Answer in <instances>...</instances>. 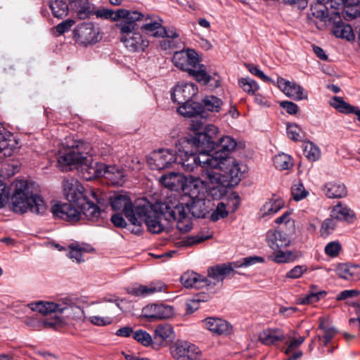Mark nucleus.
Returning a JSON list of instances; mask_svg holds the SVG:
<instances>
[{"instance_id":"15","label":"nucleus","mask_w":360,"mask_h":360,"mask_svg":"<svg viewBox=\"0 0 360 360\" xmlns=\"http://www.w3.org/2000/svg\"><path fill=\"white\" fill-rule=\"evenodd\" d=\"M79 144L63 148L59 151L58 162L62 166L79 165L85 161Z\"/></svg>"},{"instance_id":"35","label":"nucleus","mask_w":360,"mask_h":360,"mask_svg":"<svg viewBox=\"0 0 360 360\" xmlns=\"http://www.w3.org/2000/svg\"><path fill=\"white\" fill-rule=\"evenodd\" d=\"M204 179L205 181H207V184L210 183L212 184V186H206V194L207 196L211 197L214 200H219L225 195L228 186H226L221 180H217L212 183L210 180Z\"/></svg>"},{"instance_id":"55","label":"nucleus","mask_w":360,"mask_h":360,"mask_svg":"<svg viewBox=\"0 0 360 360\" xmlns=\"http://www.w3.org/2000/svg\"><path fill=\"white\" fill-rule=\"evenodd\" d=\"M302 129L296 124L292 123L287 125V133L288 137L295 141H298L301 139L300 133Z\"/></svg>"},{"instance_id":"38","label":"nucleus","mask_w":360,"mask_h":360,"mask_svg":"<svg viewBox=\"0 0 360 360\" xmlns=\"http://www.w3.org/2000/svg\"><path fill=\"white\" fill-rule=\"evenodd\" d=\"M49 8L52 11L53 15L59 19L65 17L69 11L68 4L67 1L64 0L51 1Z\"/></svg>"},{"instance_id":"46","label":"nucleus","mask_w":360,"mask_h":360,"mask_svg":"<svg viewBox=\"0 0 360 360\" xmlns=\"http://www.w3.org/2000/svg\"><path fill=\"white\" fill-rule=\"evenodd\" d=\"M274 164L279 170L288 169L292 166L290 156L284 153L276 155L274 158Z\"/></svg>"},{"instance_id":"37","label":"nucleus","mask_w":360,"mask_h":360,"mask_svg":"<svg viewBox=\"0 0 360 360\" xmlns=\"http://www.w3.org/2000/svg\"><path fill=\"white\" fill-rule=\"evenodd\" d=\"M332 31L333 34L338 38L346 39L348 41L354 39V34L352 27L348 24H345L342 21L335 22L333 26Z\"/></svg>"},{"instance_id":"39","label":"nucleus","mask_w":360,"mask_h":360,"mask_svg":"<svg viewBox=\"0 0 360 360\" xmlns=\"http://www.w3.org/2000/svg\"><path fill=\"white\" fill-rule=\"evenodd\" d=\"M72 2L79 19H86L91 16L93 5L89 4V0H73Z\"/></svg>"},{"instance_id":"7","label":"nucleus","mask_w":360,"mask_h":360,"mask_svg":"<svg viewBox=\"0 0 360 360\" xmlns=\"http://www.w3.org/2000/svg\"><path fill=\"white\" fill-rule=\"evenodd\" d=\"M144 15L136 11L117 24L121 34L120 41L131 52L144 51L149 45L148 40L138 32L139 22L143 21Z\"/></svg>"},{"instance_id":"48","label":"nucleus","mask_w":360,"mask_h":360,"mask_svg":"<svg viewBox=\"0 0 360 360\" xmlns=\"http://www.w3.org/2000/svg\"><path fill=\"white\" fill-rule=\"evenodd\" d=\"M238 84L243 90L249 94H255L259 89V86L255 81L250 78H240Z\"/></svg>"},{"instance_id":"23","label":"nucleus","mask_w":360,"mask_h":360,"mask_svg":"<svg viewBox=\"0 0 360 360\" xmlns=\"http://www.w3.org/2000/svg\"><path fill=\"white\" fill-rule=\"evenodd\" d=\"M207 329L217 335H228L232 330L231 325L226 321L216 317H207L203 320Z\"/></svg>"},{"instance_id":"45","label":"nucleus","mask_w":360,"mask_h":360,"mask_svg":"<svg viewBox=\"0 0 360 360\" xmlns=\"http://www.w3.org/2000/svg\"><path fill=\"white\" fill-rule=\"evenodd\" d=\"M327 295L326 290L309 292L308 294L299 299L298 304H311L318 302L320 300L323 299Z\"/></svg>"},{"instance_id":"14","label":"nucleus","mask_w":360,"mask_h":360,"mask_svg":"<svg viewBox=\"0 0 360 360\" xmlns=\"http://www.w3.org/2000/svg\"><path fill=\"white\" fill-rule=\"evenodd\" d=\"M110 205L113 210H122L124 216L131 224L138 223L136 206L134 207L130 198L127 195H115L110 199Z\"/></svg>"},{"instance_id":"3","label":"nucleus","mask_w":360,"mask_h":360,"mask_svg":"<svg viewBox=\"0 0 360 360\" xmlns=\"http://www.w3.org/2000/svg\"><path fill=\"white\" fill-rule=\"evenodd\" d=\"M172 62L175 67L187 72L200 84L207 85L210 83V86L213 89L221 85L220 77L217 73H214L213 75L207 74L205 65L200 63L198 56L193 49L176 51Z\"/></svg>"},{"instance_id":"52","label":"nucleus","mask_w":360,"mask_h":360,"mask_svg":"<svg viewBox=\"0 0 360 360\" xmlns=\"http://www.w3.org/2000/svg\"><path fill=\"white\" fill-rule=\"evenodd\" d=\"M334 219L333 218H328V219H326L322 224H321V230H320V232H321V235L322 236H328V235H330L335 229L336 227V224L335 223L334 221Z\"/></svg>"},{"instance_id":"18","label":"nucleus","mask_w":360,"mask_h":360,"mask_svg":"<svg viewBox=\"0 0 360 360\" xmlns=\"http://www.w3.org/2000/svg\"><path fill=\"white\" fill-rule=\"evenodd\" d=\"M72 305L70 299L65 298L61 303L44 302L39 301L29 304L30 308L34 311H37L43 315H48L52 313H63Z\"/></svg>"},{"instance_id":"64","label":"nucleus","mask_w":360,"mask_h":360,"mask_svg":"<svg viewBox=\"0 0 360 360\" xmlns=\"http://www.w3.org/2000/svg\"><path fill=\"white\" fill-rule=\"evenodd\" d=\"M89 321L96 326H107L110 325L112 320L110 317H101L98 316H93L89 317Z\"/></svg>"},{"instance_id":"20","label":"nucleus","mask_w":360,"mask_h":360,"mask_svg":"<svg viewBox=\"0 0 360 360\" xmlns=\"http://www.w3.org/2000/svg\"><path fill=\"white\" fill-rule=\"evenodd\" d=\"M80 167L83 177L87 181H91L95 178L103 176V174H105L106 165L97 162L87 164V160L85 158V161L82 162Z\"/></svg>"},{"instance_id":"44","label":"nucleus","mask_w":360,"mask_h":360,"mask_svg":"<svg viewBox=\"0 0 360 360\" xmlns=\"http://www.w3.org/2000/svg\"><path fill=\"white\" fill-rule=\"evenodd\" d=\"M283 207V202L281 199L271 200L262 206L261 211L263 212V216L272 215L278 212Z\"/></svg>"},{"instance_id":"19","label":"nucleus","mask_w":360,"mask_h":360,"mask_svg":"<svg viewBox=\"0 0 360 360\" xmlns=\"http://www.w3.org/2000/svg\"><path fill=\"white\" fill-rule=\"evenodd\" d=\"M277 84L278 87L290 98L298 101L307 98V94L304 92L303 88L295 82L278 77Z\"/></svg>"},{"instance_id":"10","label":"nucleus","mask_w":360,"mask_h":360,"mask_svg":"<svg viewBox=\"0 0 360 360\" xmlns=\"http://www.w3.org/2000/svg\"><path fill=\"white\" fill-rule=\"evenodd\" d=\"M63 192L68 203L77 205L79 203L85 202L88 196L91 195L94 198H96L95 192L86 191L81 183L75 178H67L63 181Z\"/></svg>"},{"instance_id":"2","label":"nucleus","mask_w":360,"mask_h":360,"mask_svg":"<svg viewBox=\"0 0 360 360\" xmlns=\"http://www.w3.org/2000/svg\"><path fill=\"white\" fill-rule=\"evenodd\" d=\"M160 210L169 221H176V228L181 233L188 232L192 229L189 214L195 218H205L208 213L205 200H192L191 204L164 203L160 205Z\"/></svg>"},{"instance_id":"61","label":"nucleus","mask_w":360,"mask_h":360,"mask_svg":"<svg viewBox=\"0 0 360 360\" xmlns=\"http://www.w3.org/2000/svg\"><path fill=\"white\" fill-rule=\"evenodd\" d=\"M246 67L251 74L258 77L263 81L269 82H274V81L270 77L265 75L264 74V72L262 70H260L257 66L252 65V64H248V65H246Z\"/></svg>"},{"instance_id":"24","label":"nucleus","mask_w":360,"mask_h":360,"mask_svg":"<svg viewBox=\"0 0 360 360\" xmlns=\"http://www.w3.org/2000/svg\"><path fill=\"white\" fill-rule=\"evenodd\" d=\"M134 11H129L126 9H118L116 12H114L111 9L102 8L95 10L94 6H92V13L91 15H95L97 18L103 19H110L112 21L124 20H127Z\"/></svg>"},{"instance_id":"27","label":"nucleus","mask_w":360,"mask_h":360,"mask_svg":"<svg viewBox=\"0 0 360 360\" xmlns=\"http://www.w3.org/2000/svg\"><path fill=\"white\" fill-rule=\"evenodd\" d=\"M330 217L339 221L353 222L356 219L354 212L346 205L341 202L334 206L330 212Z\"/></svg>"},{"instance_id":"42","label":"nucleus","mask_w":360,"mask_h":360,"mask_svg":"<svg viewBox=\"0 0 360 360\" xmlns=\"http://www.w3.org/2000/svg\"><path fill=\"white\" fill-rule=\"evenodd\" d=\"M342 8V15L343 17L349 20L354 19L359 16H360V6L358 4H350L348 0H346V2L344 5H341L340 8Z\"/></svg>"},{"instance_id":"9","label":"nucleus","mask_w":360,"mask_h":360,"mask_svg":"<svg viewBox=\"0 0 360 360\" xmlns=\"http://www.w3.org/2000/svg\"><path fill=\"white\" fill-rule=\"evenodd\" d=\"M164 203L171 204V200H167L155 205H152L149 203L137 205L136 219L138 223L132 224L136 228V230L133 229L132 232L139 234L141 232V224L144 222L148 231L152 233H161L164 230V226L161 223L162 217H164L165 220L170 222L160 210V205Z\"/></svg>"},{"instance_id":"11","label":"nucleus","mask_w":360,"mask_h":360,"mask_svg":"<svg viewBox=\"0 0 360 360\" xmlns=\"http://www.w3.org/2000/svg\"><path fill=\"white\" fill-rule=\"evenodd\" d=\"M176 146L177 148V151H176L175 162L181 165V167L188 172H192L195 167H200L201 170V177L202 178V172L206 169V168L202 167V164L200 162V159L203 160L202 156L209 155V154L200 153L197 149V150L201 154L200 156H197L192 152L189 153L185 149L181 150L178 147L177 144Z\"/></svg>"},{"instance_id":"31","label":"nucleus","mask_w":360,"mask_h":360,"mask_svg":"<svg viewBox=\"0 0 360 360\" xmlns=\"http://www.w3.org/2000/svg\"><path fill=\"white\" fill-rule=\"evenodd\" d=\"M207 181L196 179L193 182H191L190 184L186 188V191L190 198L192 200H205L206 198V185Z\"/></svg>"},{"instance_id":"43","label":"nucleus","mask_w":360,"mask_h":360,"mask_svg":"<svg viewBox=\"0 0 360 360\" xmlns=\"http://www.w3.org/2000/svg\"><path fill=\"white\" fill-rule=\"evenodd\" d=\"M303 152L304 156L309 160L312 162L318 160L321 156V152L319 147L309 141L304 143Z\"/></svg>"},{"instance_id":"28","label":"nucleus","mask_w":360,"mask_h":360,"mask_svg":"<svg viewBox=\"0 0 360 360\" xmlns=\"http://www.w3.org/2000/svg\"><path fill=\"white\" fill-rule=\"evenodd\" d=\"M104 176L110 184L115 186H122L125 182V174L123 169L115 165H106Z\"/></svg>"},{"instance_id":"5","label":"nucleus","mask_w":360,"mask_h":360,"mask_svg":"<svg viewBox=\"0 0 360 360\" xmlns=\"http://www.w3.org/2000/svg\"><path fill=\"white\" fill-rule=\"evenodd\" d=\"M233 273L232 264H221L209 267L207 277L193 271H187L181 276L180 281L186 288H206L214 292V288H220L224 278Z\"/></svg>"},{"instance_id":"54","label":"nucleus","mask_w":360,"mask_h":360,"mask_svg":"<svg viewBox=\"0 0 360 360\" xmlns=\"http://www.w3.org/2000/svg\"><path fill=\"white\" fill-rule=\"evenodd\" d=\"M228 216V212L226 210V206L223 202H219L216 210L211 214L210 218L212 221H217L220 219H224Z\"/></svg>"},{"instance_id":"13","label":"nucleus","mask_w":360,"mask_h":360,"mask_svg":"<svg viewBox=\"0 0 360 360\" xmlns=\"http://www.w3.org/2000/svg\"><path fill=\"white\" fill-rule=\"evenodd\" d=\"M176 160V153L167 149L153 151L147 158V162L152 169L161 170L169 167Z\"/></svg>"},{"instance_id":"62","label":"nucleus","mask_w":360,"mask_h":360,"mask_svg":"<svg viewBox=\"0 0 360 360\" xmlns=\"http://www.w3.org/2000/svg\"><path fill=\"white\" fill-rule=\"evenodd\" d=\"M264 259L261 257L254 256V257H248L243 259V262L241 264L238 265L236 263H231L233 264V267L238 268L240 266H248L256 264L257 262H263Z\"/></svg>"},{"instance_id":"57","label":"nucleus","mask_w":360,"mask_h":360,"mask_svg":"<svg viewBox=\"0 0 360 360\" xmlns=\"http://www.w3.org/2000/svg\"><path fill=\"white\" fill-rule=\"evenodd\" d=\"M307 271V267L305 265H297L290 269L286 274V278H299Z\"/></svg>"},{"instance_id":"1","label":"nucleus","mask_w":360,"mask_h":360,"mask_svg":"<svg viewBox=\"0 0 360 360\" xmlns=\"http://www.w3.org/2000/svg\"><path fill=\"white\" fill-rule=\"evenodd\" d=\"M202 124L198 120H193L191 124V130L193 131V136L179 141V145L185 143L193 146L200 153H208L215 150L212 155H202L200 162L202 167H214L220 164V161L232 162L233 158L229 156L237 146L236 140L229 136L218 137V128L213 124L205 126L200 131Z\"/></svg>"},{"instance_id":"58","label":"nucleus","mask_w":360,"mask_h":360,"mask_svg":"<svg viewBox=\"0 0 360 360\" xmlns=\"http://www.w3.org/2000/svg\"><path fill=\"white\" fill-rule=\"evenodd\" d=\"M201 302H205V300L200 299L198 297H195L193 299L188 300L186 303V311L187 314H193L198 309L199 304Z\"/></svg>"},{"instance_id":"30","label":"nucleus","mask_w":360,"mask_h":360,"mask_svg":"<svg viewBox=\"0 0 360 360\" xmlns=\"http://www.w3.org/2000/svg\"><path fill=\"white\" fill-rule=\"evenodd\" d=\"M147 20L148 18L144 17L143 20L139 23V28L146 34L155 37H162L166 34V29L160 22Z\"/></svg>"},{"instance_id":"60","label":"nucleus","mask_w":360,"mask_h":360,"mask_svg":"<svg viewBox=\"0 0 360 360\" xmlns=\"http://www.w3.org/2000/svg\"><path fill=\"white\" fill-rule=\"evenodd\" d=\"M319 328L323 330L322 337L325 345H328L337 333V330L333 328H326L323 323H321Z\"/></svg>"},{"instance_id":"16","label":"nucleus","mask_w":360,"mask_h":360,"mask_svg":"<svg viewBox=\"0 0 360 360\" xmlns=\"http://www.w3.org/2000/svg\"><path fill=\"white\" fill-rule=\"evenodd\" d=\"M171 353L178 360H197L201 354L197 346L186 341L177 342L172 348Z\"/></svg>"},{"instance_id":"36","label":"nucleus","mask_w":360,"mask_h":360,"mask_svg":"<svg viewBox=\"0 0 360 360\" xmlns=\"http://www.w3.org/2000/svg\"><path fill=\"white\" fill-rule=\"evenodd\" d=\"M173 332V328L170 324H159L154 331V342L162 346L165 341L172 338Z\"/></svg>"},{"instance_id":"25","label":"nucleus","mask_w":360,"mask_h":360,"mask_svg":"<svg viewBox=\"0 0 360 360\" xmlns=\"http://www.w3.org/2000/svg\"><path fill=\"white\" fill-rule=\"evenodd\" d=\"M167 290V285L166 284L158 281L151 283L149 285H141L138 287L133 288L129 293L134 296L145 297L157 292H166Z\"/></svg>"},{"instance_id":"41","label":"nucleus","mask_w":360,"mask_h":360,"mask_svg":"<svg viewBox=\"0 0 360 360\" xmlns=\"http://www.w3.org/2000/svg\"><path fill=\"white\" fill-rule=\"evenodd\" d=\"M202 109L211 112H218L221 108L223 101L215 96H206L202 99L201 102Z\"/></svg>"},{"instance_id":"32","label":"nucleus","mask_w":360,"mask_h":360,"mask_svg":"<svg viewBox=\"0 0 360 360\" xmlns=\"http://www.w3.org/2000/svg\"><path fill=\"white\" fill-rule=\"evenodd\" d=\"M160 183L172 191H178L183 187L182 176L176 172H170L160 176Z\"/></svg>"},{"instance_id":"17","label":"nucleus","mask_w":360,"mask_h":360,"mask_svg":"<svg viewBox=\"0 0 360 360\" xmlns=\"http://www.w3.org/2000/svg\"><path fill=\"white\" fill-rule=\"evenodd\" d=\"M198 92V86L193 83L181 82L178 83L171 94L172 100L180 104L192 100L193 97Z\"/></svg>"},{"instance_id":"29","label":"nucleus","mask_w":360,"mask_h":360,"mask_svg":"<svg viewBox=\"0 0 360 360\" xmlns=\"http://www.w3.org/2000/svg\"><path fill=\"white\" fill-rule=\"evenodd\" d=\"M337 274L342 278L356 281L360 279V266L341 264L338 266Z\"/></svg>"},{"instance_id":"53","label":"nucleus","mask_w":360,"mask_h":360,"mask_svg":"<svg viewBox=\"0 0 360 360\" xmlns=\"http://www.w3.org/2000/svg\"><path fill=\"white\" fill-rule=\"evenodd\" d=\"M291 254V252H283L281 249H278L277 250H274L271 258L276 263H286L289 262Z\"/></svg>"},{"instance_id":"22","label":"nucleus","mask_w":360,"mask_h":360,"mask_svg":"<svg viewBox=\"0 0 360 360\" xmlns=\"http://www.w3.org/2000/svg\"><path fill=\"white\" fill-rule=\"evenodd\" d=\"M268 245L274 250L282 249L290 245L288 235L278 230H270L266 233Z\"/></svg>"},{"instance_id":"50","label":"nucleus","mask_w":360,"mask_h":360,"mask_svg":"<svg viewBox=\"0 0 360 360\" xmlns=\"http://www.w3.org/2000/svg\"><path fill=\"white\" fill-rule=\"evenodd\" d=\"M70 251L68 252V257L71 259H75L77 262H83L82 253L89 252L86 248H82L78 245H75L73 244L69 246Z\"/></svg>"},{"instance_id":"63","label":"nucleus","mask_w":360,"mask_h":360,"mask_svg":"<svg viewBox=\"0 0 360 360\" xmlns=\"http://www.w3.org/2000/svg\"><path fill=\"white\" fill-rule=\"evenodd\" d=\"M75 22V20L72 19L63 20L56 26V31L59 33V34H63L65 32H67L69 30H70L71 27L74 25Z\"/></svg>"},{"instance_id":"59","label":"nucleus","mask_w":360,"mask_h":360,"mask_svg":"<svg viewBox=\"0 0 360 360\" xmlns=\"http://www.w3.org/2000/svg\"><path fill=\"white\" fill-rule=\"evenodd\" d=\"M341 250V245L338 242H330L325 247V252L327 255L335 257L338 255Z\"/></svg>"},{"instance_id":"8","label":"nucleus","mask_w":360,"mask_h":360,"mask_svg":"<svg viewBox=\"0 0 360 360\" xmlns=\"http://www.w3.org/2000/svg\"><path fill=\"white\" fill-rule=\"evenodd\" d=\"M246 170L245 165H240L233 158L232 162L220 161L214 167H207L202 172V178L214 182L221 180L226 186L233 187L238 184Z\"/></svg>"},{"instance_id":"26","label":"nucleus","mask_w":360,"mask_h":360,"mask_svg":"<svg viewBox=\"0 0 360 360\" xmlns=\"http://www.w3.org/2000/svg\"><path fill=\"white\" fill-rule=\"evenodd\" d=\"M328 6L319 5L311 8V18L309 17L310 23L314 25L318 30H321L326 27L328 19Z\"/></svg>"},{"instance_id":"51","label":"nucleus","mask_w":360,"mask_h":360,"mask_svg":"<svg viewBox=\"0 0 360 360\" xmlns=\"http://www.w3.org/2000/svg\"><path fill=\"white\" fill-rule=\"evenodd\" d=\"M291 193L292 198L296 201H299L305 198L309 193L302 183H297L292 186Z\"/></svg>"},{"instance_id":"56","label":"nucleus","mask_w":360,"mask_h":360,"mask_svg":"<svg viewBox=\"0 0 360 360\" xmlns=\"http://www.w3.org/2000/svg\"><path fill=\"white\" fill-rule=\"evenodd\" d=\"M157 304H148L142 309V315L148 321L157 319Z\"/></svg>"},{"instance_id":"34","label":"nucleus","mask_w":360,"mask_h":360,"mask_svg":"<svg viewBox=\"0 0 360 360\" xmlns=\"http://www.w3.org/2000/svg\"><path fill=\"white\" fill-rule=\"evenodd\" d=\"M323 191L328 198H342L347 194L345 186L343 184L337 182L326 184Z\"/></svg>"},{"instance_id":"12","label":"nucleus","mask_w":360,"mask_h":360,"mask_svg":"<svg viewBox=\"0 0 360 360\" xmlns=\"http://www.w3.org/2000/svg\"><path fill=\"white\" fill-rule=\"evenodd\" d=\"M74 39L80 44L88 45L98 41L99 31L92 22H82L73 31Z\"/></svg>"},{"instance_id":"4","label":"nucleus","mask_w":360,"mask_h":360,"mask_svg":"<svg viewBox=\"0 0 360 360\" xmlns=\"http://www.w3.org/2000/svg\"><path fill=\"white\" fill-rule=\"evenodd\" d=\"M14 193L11 197V208L15 213L27 211L42 214L46 210L43 198L34 193V185L26 180L14 181Z\"/></svg>"},{"instance_id":"6","label":"nucleus","mask_w":360,"mask_h":360,"mask_svg":"<svg viewBox=\"0 0 360 360\" xmlns=\"http://www.w3.org/2000/svg\"><path fill=\"white\" fill-rule=\"evenodd\" d=\"M76 208L70 203L57 202L54 204L51 212L56 218L62 219L70 222H76L84 215L89 221L101 225L103 222L104 211L101 210L95 203L89 200V196L85 202L79 203Z\"/></svg>"},{"instance_id":"40","label":"nucleus","mask_w":360,"mask_h":360,"mask_svg":"<svg viewBox=\"0 0 360 360\" xmlns=\"http://www.w3.org/2000/svg\"><path fill=\"white\" fill-rule=\"evenodd\" d=\"M330 104L340 112L344 114H354L357 108L356 106L350 105L349 103L345 102L342 97L339 96H334Z\"/></svg>"},{"instance_id":"49","label":"nucleus","mask_w":360,"mask_h":360,"mask_svg":"<svg viewBox=\"0 0 360 360\" xmlns=\"http://www.w3.org/2000/svg\"><path fill=\"white\" fill-rule=\"evenodd\" d=\"M157 319H165L172 317L174 314L172 306L165 304H157Z\"/></svg>"},{"instance_id":"33","label":"nucleus","mask_w":360,"mask_h":360,"mask_svg":"<svg viewBox=\"0 0 360 360\" xmlns=\"http://www.w3.org/2000/svg\"><path fill=\"white\" fill-rule=\"evenodd\" d=\"M179 105L177 111L184 117H195L202 112L201 104L192 100L186 103H181Z\"/></svg>"},{"instance_id":"21","label":"nucleus","mask_w":360,"mask_h":360,"mask_svg":"<svg viewBox=\"0 0 360 360\" xmlns=\"http://www.w3.org/2000/svg\"><path fill=\"white\" fill-rule=\"evenodd\" d=\"M285 340L283 330L278 328H268L259 334V340L264 345L271 346Z\"/></svg>"},{"instance_id":"47","label":"nucleus","mask_w":360,"mask_h":360,"mask_svg":"<svg viewBox=\"0 0 360 360\" xmlns=\"http://www.w3.org/2000/svg\"><path fill=\"white\" fill-rule=\"evenodd\" d=\"M133 338L143 346L152 345L155 347V342H153L150 335L142 329L138 330L133 333Z\"/></svg>"}]
</instances>
